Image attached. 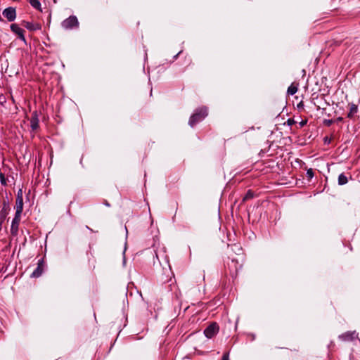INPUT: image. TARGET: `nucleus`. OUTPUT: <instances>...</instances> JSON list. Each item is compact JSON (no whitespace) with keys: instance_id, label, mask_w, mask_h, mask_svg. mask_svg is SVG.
I'll list each match as a JSON object with an SVG mask.
<instances>
[{"instance_id":"4468645a","label":"nucleus","mask_w":360,"mask_h":360,"mask_svg":"<svg viewBox=\"0 0 360 360\" xmlns=\"http://www.w3.org/2000/svg\"><path fill=\"white\" fill-rule=\"evenodd\" d=\"M29 1V3L34 8H37V9H39L40 8V3L38 0H28Z\"/></svg>"},{"instance_id":"412c9836","label":"nucleus","mask_w":360,"mask_h":360,"mask_svg":"<svg viewBox=\"0 0 360 360\" xmlns=\"http://www.w3.org/2000/svg\"><path fill=\"white\" fill-rule=\"evenodd\" d=\"M293 122H294V121H293L292 120H291V119H288V124L289 125L292 124H293Z\"/></svg>"},{"instance_id":"7ed1b4c3","label":"nucleus","mask_w":360,"mask_h":360,"mask_svg":"<svg viewBox=\"0 0 360 360\" xmlns=\"http://www.w3.org/2000/svg\"><path fill=\"white\" fill-rule=\"evenodd\" d=\"M358 338L355 331H347L339 336V339L345 342L353 341Z\"/></svg>"},{"instance_id":"2eb2a0df","label":"nucleus","mask_w":360,"mask_h":360,"mask_svg":"<svg viewBox=\"0 0 360 360\" xmlns=\"http://www.w3.org/2000/svg\"><path fill=\"white\" fill-rule=\"evenodd\" d=\"M253 198V193L251 191H248L245 195L243 198V200H247L248 199Z\"/></svg>"},{"instance_id":"f3484780","label":"nucleus","mask_w":360,"mask_h":360,"mask_svg":"<svg viewBox=\"0 0 360 360\" xmlns=\"http://www.w3.org/2000/svg\"><path fill=\"white\" fill-rule=\"evenodd\" d=\"M307 175L309 178L311 179L314 176V172L311 169H309L307 172Z\"/></svg>"},{"instance_id":"f03ea898","label":"nucleus","mask_w":360,"mask_h":360,"mask_svg":"<svg viewBox=\"0 0 360 360\" xmlns=\"http://www.w3.org/2000/svg\"><path fill=\"white\" fill-rule=\"evenodd\" d=\"M218 325L216 323H212L205 329L204 334L207 338H212L218 333Z\"/></svg>"},{"instance_id":"6ab92c4d","label":"nucleus","mask_w":360,"mask_h":360,"mask_svg":"<svg viewBox=\"0 0 360 360\" xmlns=\"http://www.w3.org/2000/svg\"><path fill=\"white\" fill-rule=\"evenodd\" d=\"M222 360H230L229 359V353L226 352L223 354Z\"/></svg>"},{"instance_id":"a211bd4d","label":"nucleus","mask_w":360,"mask_h":360,"mask_svg":"<svg viewBox=\"0 0 360 360\" xmlns=\"http://www.w3.org/2000/svg\"><path fill=\"white\" fill-rule=\"evenodd\" d=\"M78 24H75V23H72V24H66V26H65V28L66 29H72L73 27H77Z\"/></svg>"},{"instance_id":"0eeeda50","label":"nucleus","mask_w":360,"mask_h":360,"mask_svg":"<svg viewBox=\"0 0 360 360\" xmlns=\"http://www.w3.org/2000/svg\"><path fill=\"white\" fill-rule=\"evenodd\" d=\"M22 206H23L22 198V196L18 195L16 199V212H15V213L18 215H21V213L22 212Z\"/></svg>"},{"instance_id":"dca6fc26","label":"nucleus","mask_w":360,"mask_h":360,"mask_svg":"<svg viewBox=\"0 0 360 360\" xmlns=\"http://www.w3.org/2000/svg\"><path fill=\"white\" fill-rule=\"evenodd\" d=\"M65 22H77V18L75 16H70L65 21Z\"/></svg>"},{"instance_id":"f257e3e1","label":"nucleus","mask_w":360,"mask_h":360,"mask_svg":"<svg viewBox=\"0 0 360 360\" xmlns=\"http://www.w3.org/2000/svg\"><path fill=\"white\" fill-rule=\"evenodd\" d=\"M207 115L206 108H202L196 110L189 119V125L193 127L198 122L202 121Z\"/></svg>"},{"instance_id":"6e6552de","label":"nucleus","mask_w":360,"mask_h":360,"mask_svg":"<svg viewBox=\"0 0 360 360\" xmlns=\"http://www.w3.org/2000/svg\"><path fill=\"white\" fill-rule=\"evenodd\" d=\"M20 220V215H18L15 213V217H14V219H13V221H12V225H11V230L12 231H18Z\"/></svg>"},{"instance_id":"39448f33","label":"nucleus","mask_w":360,"mask_h":360,"mask_svg":"<svg viewBox=\"0 0 360 360\" xmlns=\"http://www.w3.org/2000/svg\"><path fill=\"white\" fill-rule=\"evenodd\" d=\"M11 29L19 37L20 39H22L23 41H25L24 30L20 27L19 24H11Z\"/></svg>"},{"instance_id":"5701e85b","label":"nucleus","mask_w":360,"mask_h":360,"mask_svg":"<svg viewBox=\"0 0 360 360\" xmlns=\"http://www.w3.org/2000/svg\"><path fill=\"white\" fill-rule=\"evenodd\" d=\"M105 205L109 206L110 205L108 202H105Z\"/></svg>"},{"instance_id":"ddd939ff","label":"nucleus","mask_w":360,"mask_h":360,"mask_svg":"<svg viewBox=\"0 0 360 360\" xmlns=\"http://www.w3.org/2000/svg\"><path fill=\"white\" fill-rule=\"evenodd\" d=\"M27 29L29 30H40V24H27Z\"/></svg>"},{"instance_id":"9d476101","label":"nucleus","mask_w":360,"mask_h":360,"mask_svg":"<svg viewBox=\"0 0 360 360\" xmlns=\"http://www.w3.org/2000/svg\"><path fill=\"white\" fill-rule=\"evenodd\" d=\"M298 90V85L294 83L291 84V85L288 88L287 93L289 95H294L297 93Z\"/></svg>"},{"instance_id":"1a4fd4ad","label":"nucleus","mask_w":360,"mask_h":360,"mask_svg":"<svg viewBox=\"0 0 360 360\" xmlns=\"http://www.w3.org/2000/svg\"><path fill=\"white\" fill-rule=\"evenodd\" d=\"M358 107L356 105L352 103L349 105V112L347 115L348 117H353V116L357 112Z\"/></svg>"},{"instance_id":"f8f14e48","label":"nucleus","mask_w":360,"mask_h":360,"mask_svg":"<svg viewBox=\"0 0 360 360\" xmlns=\"http://www.w3.org/2000/svg\"><path fill=\"white\" fill-rule=\"evenodd\" d=\"M348 182L347 177L344 174H340L338 176V184L345 185Z\"/></svg>"},{"instance_id":"9b49d317","label":"nucleus","mask_w":360,"mask_h":360,"mask_svg":"<svg viewBox=\"0 0 360 360\" xmlns=\"http://www.w3.org/2000/svg\"><path fill=\"white\" fill-rule=\"evenodd\" d=\"M42 266L41 265L40 263L38 264V266L36 268V269L32 272V277H34V278H37V277H39L42 274Z\"/></svg>"},{"instance_id":"aec40b11","label":"nucleus","mask_w":360,"mask_h":360,"mask_svg":"<svg viewBox=\"0 0 360 360\" xmlns=\"http://www.w3.org/2000/svg\"><path fill=\"white\" fill-rule=\"evenodd\" d=\"M1 185H6V179H5L4 176L2 174H1Z\"/></svg>"},{"instance_id":"4be33fe9","label":"nucleus","mask_w":360,"mask_h":360,"mask_svg":"<svg viewBox=\"0 0 360 360\" xmlns=\"http://www.w3.org/2000/svg\"><path fill=\"white\" fill-rule=\"evenodd\" d=\"M325 142H328L329 143V141H328L327 137L325 139Z\"/></svg>"},{"instance_id":"20e7f679","label":"nucleus","mask_w":360,"mask_h":360,"mask_svg":"<svg viewBox=\"0 0 360 360\" xmlns=\"http://www.w3.org/2000/svg\"><path fill=\"white\" fill-rule=\"evenodd\" d=\"M3 15L8 21H13L16 17L15 9L13 7H8L3 11Z\"/></svg>"},{"instance_id":"423d86ee","label":"nucleus","mask_w":360,"mask_h":360,"mask_svg":"<svg viewBox=\"0 0 360 360\" xmlns=\"http://www.w3.org/2000/svg\"><path fill=\"white\" fill-rule=\"evenodd\" d=\"M30 127L32 130H36L39 127V119L37 112H34L31 120H30Z\"/></svg>"}]
</instances>
